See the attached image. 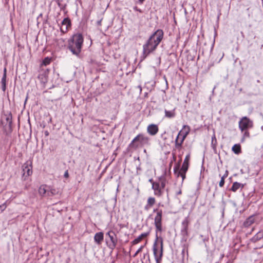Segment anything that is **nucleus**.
<instances>
[{"mask_svg": "<svg viewBox=\"0 0 263 263\" xmlns=\"http://www.w3.org/2000/svg\"><path fill=\"white\" fill-rule=\"evenodd\" d=\"M9 1V0H5V3L7 4H8Z\"/></svg>", "mask_w": 263, "mask_h": 263, "instance_id": "43", "label": "nucleus"}, {"mask_svg": "<svg viewBox=\"0 0 263 263\" xmlns=\"http://www.w3.org/2000/svg\"><path fill=\"white\" fill-rule=\"evenodd\" d=\"M184 253V249H183V250H182V254H183V253Z\"/></svg>", "mask_w": 263, "mask_h": 263, "instance_id": "46", "label": "nucleus"}, {"mask_svg": "<svg viewBox=\"0 0 263 263\" xmlns=\"http://www.w3.org/2000/svg\"><path fill=\"white\" fill-rule=\"evenodd\" d=\"M165 117L168 118H174L176 116L175 113V108L171 110H167L165 109Z\"/></svg>", "mask_w": 263, "mask_h": 263, "instance_id": "20", "label": "nucleus"}, {"mask_svg": "<svg viewBox=\"0 0 263 263\" xmlns=\"http://www.w3.org/2000/svg\"><path fill=\"white\" fill-rule=\"evenodd\" d=\"M46 185H41L39 189V193L41 196H45L46 194L47 195V191L46 189Z\"/></svg>", "mask_w": 263, "mask_h": 263, "instance_id": "22", "label": "nucleus"}, {"mask_svg": "<svg viewBox=\"0 0 263 263\" xmlns=\"http://www.w3.org/2000/svg\"><path fill=\"white\" fill-rule=\"evenodd\" d=\"M149 234L150 231L142 233L137 238H135L134 240L130 242L132 245L134 246L137 245L138 243H140L142 240L148 237L149 235Z\"/></svg>", "mask_w": 263, "mask_h": 263, "instance_id": "14", "label": "nucleus"}, {"mask_svg": "<svg viewBox=\"0 0 263 263\" xmlns=\"http://www.w3.org/2000/svg\"><path fill=\"white\" fill-rule=\"evenodd\" d=\"M262 238H263V231H260L251 239V241L253 242H256Z\"/></svg>", "mask_w": 263, "mask_h": 263, "instance_id": "18", "label": "nucleus"}, {"mask_svg": "<svg viewBox=\"0 0 263 263\" xmlns=\"http://www.w3.org/2000/svg\"><path fill=\"white\" fill-rule=\"evenodd\" d=\"M45 135L46 136H48L49 135V132L47 130L45 131Z\"/></svg>", "mask_w": 263, "mask_h": 263, "instance_id": "39", "label": "nucleus"}, {"mask_svg": "<svg viewBox=\"0 0 263 263\" xmlns=\"http://www.w3.org/2000/svg\"><path fill=\"white\" fill-rule=\"evenodd\" d=\"M248 43H250V40H248Z\"/></svg>", "mask_w": 263, "mask_h": 263, "instance_id": "47", "label": "nucleus"}, {"mask_svg": "<svg viewBox=\"0 0 263 263\" xmlns=\"http://www.w3.org/2000/svg\"><path fill=\"white\" fill-rule=\"evenodd\" d=\"M23 179L25 180L26 178L32 174V161L29 160L27 161L22 166Z\"/></svg>", "mask_w": 263, "mask_h": 263, "instance_id": "9", "label": "nucleus"}, {"mask_svg": "<svg viewBox=\"0 0 263 263\" xmlns=\"http://www.w3.org/2000/svg\"><path fill=\"white\" fill-rule=\"evenodd\" d=\"M104 239V234L102 232L96 233L94 236V241L98 245H100Z\"/></svg>", "mask_w": 263, "mask_h": 263, "instance_id": "16", "label": "nucleus"}, {"mask_svg": "<svg viewBox=\"0 0 263 263\" xmlns=\"http://www.w3.org/2000/svg\"><path fill=\"white\" fill-rule=\"evenodd\" d=\"M162 261H156V263H161Z\"/></svg>", "mask_w": 263, "mask_h": 263, "instance_id": "45", "label": "nucleus"}, {"mask_svg": "<svg viewBox=\"0 0 263 263\" xmlns=\"http://www.w3.org/2000/svg\"><path fill=\"white\" fill-rule=\"evenodd\" d=\"M186 127L187 128L188 130L182 136V138L181 139H180V138H179V136L180 135V132H180L178 133V134L175 139V148L179 151L181 150V149L182 148V144L185 137H186V136L187 135V134L189 133V129H190L189 127L188 126L184 125V128H186Z\"/></svg>", "mask_w": 263, "mask_h": 263, "instance_id": "11", "label": "nucleus"}, {"mask_svg": "<svg viewBox=\"0 0 263 263\" xmlns=\"http://www.w3.org/2000/svg\"><path fill=\"white\" fill-rule=\"evenodd\" d=\"M248 36L250 39H254L256 37L255 33L253 30H250L248 32Z\"/></svg>", "mask_w": 263, "mask_h": 263, "instance_id": "32", "label": "nucleus"}, {"mask_svg": "<svg viewBox=\"0 0 263 263\" xmlns=\"http://www.w3.org/2000/svg\"><path fill=\"white\" fill-rule=\"evenodd\" d=\"M106 235L108 236L110 239V242L108 245V247L111 249L114 250L118 242V238L115 232L113 231H109L106 233Z\"/></svg>", "mask_w": 263, "mask_h": 263, "instance_id": "10", "label": "nucleus"}, {"mask_svg": "<svg viewBox=\"0 0 263 263\" xmlns=\"http://www.w3.org/2000/svg\"><path fill=\"white\" fill-rule=\"evenodd\" d=\"M198 263H200V262H198Z\"/></svg>", "mask_w": 263, "mask_h": 263, "instance_id": "48", "label": "nucleus"}, {"mask_svg": "<svg viewBox=\"0 0 263 263\" xmlns=\"http://www.w3.org/2000/svg\"><path fill=\"white\" fill-rule=\"evenodd\" d=\"M71 27V21L69 18H65L62 22L60 28L61 31L64 33L67 32Z\"/></svg>", "mask_w": 263, "mask_h": 263, "instance_id": "13", "label": "nucleus"}, {"mask_svg": "<svg viewBox=\"0 0 263 263\" xmlns=\"http://www.w3.org/2000/svg\"><path fill=\"white\" fill-rule=\"evenodd\" d=\"M5 75H6L7 76V69H6V68H5L4 69L3 76H5Z\"/></svg>", "mask_w": 263, "mask_h": 263, "instance_id": "37", "label": "nucleus"}, {"mask_svg": "<svg viewBox=\"0 0 263 263\" xmlns=\"http://www.w3.org/2000/svg\"><path fill=\"white\" fill-rule=\"evenodd\" d=\"M254 222V218L253 216L249 217L246 220V223L247 224H251Z\"/></svg>", "mask_w": 263, "mask_h": 263, "instance_id": "33", "label": "nucleus"}, {"mask_svg": "<svg viewBox=\"0 0 263 263\" xmlns=\"http://www.w3.org/2000/svg\"><path fill=\"white\" fill-rule=\"evenodd\" d=\"M6 78L7 76L6 75L3 76L1 80V83L2 85V88L3 91H5L6 89Z\"/></svg>", "mask_w": 263, "mask_h": 263, "instance_id": "23", "label": "nucleus"}, {"mask_svg": "<svg viewBox=\"0 0 263 263\" xmlns=\"http://www.w3.org/2000/svg\"><path fill=\"white\" fill-rule=\"evenodd\" d=\"M241 36H242V37H245V35H244V33H243V32H242V31L241 32Z\"/></svg>", "mask_w": 263, "mask_h": 263, "instance_id": "42", "label": "nucleus"}, {"mask_svg": "<svg viewBox=\"0 0 263 263\" xmlns=\"http://www.w3.org/2000/svg\"><path fill=\"white\" fill-rule=\"evenodd\" d=\"M190 223V219L189 216L186 217L181 222V228L180 231L181 235L182 236V239L186 241L188 238L189 233V226Z\"/></svg>", "mask_w": 263, "mask_h": 263, "instance_id": "8", "label": "nucleus"}, {"mask_svg": "<svg viewBox=\"0 0 263 263\" xmlns=\"http://www.w3.org/2000/svg\"><path fill=\"white\" fill-rule=\"evenodd\" d=\"M38 78L42 83H45L47 82V77L44 73L39 74Z\"/></svg>", "mask_w": 263, "mask_h": 263, "instance_id": "26", "label": "nucleus"}, {"mask_svg": "<svg viewBox=\"0 0 263 263\" xmlns=\"http://www.w3.org/2000/svg\"><path fill=\"white\" fill-rule=\"evenodd\" d=\"M64 176L65 178H68L69 177V174L68 170L66 171L64 173Z\"/></svg>", "mask_w": 263, "mask_h": 263, "instance_id": "36", "label": "nucleus"}, {"mask_svg": "<svg viewBox=\"0 0 263 263\" xmlns=\"http://www.w3.org/2000/svg\"><path fill=\"white\" fill-rule=\"evenodd\" d=\"M134 10L136 11H138L140 13H142V10L138 8L137 6H135L134 7Z\"/></svg>", "mask_w": 263, "mask_h": 263, "instance_id": "35", "label": "nucleus"}, {"mask_svg": "<svg viewBox=\"0 0 263 263\" xmlns=\"http://www.w3.org/2000/svg\"><path fill=\"white\" fill-rule=\"evenodd\" d=\"M223 175H227V177L228 176V171H226V173Z\"/></svg>", "mask_w": 263, "mask_h": 263, "instance_id": "44", "label": "nucleus"}, {"mask_svg": "<svg viewBox=\"0 0 263 263\" xmlns=\"http://www.w3.org/2000/svg\"><path fill=\"white\" fill-rule=\"evenodd\" d=\"M150 138L143 133L137 135L129 143L128 147L133 149H136L140 147L149 145Z\"/></svg>", "mask_w": 263, "mask_h": 263, "instance_id": "4", "label": "nucleus"}, {"mask_svg": "<svg viewBox=\"0 0 263 263\" xmlns=\"http://www.w3.org/2000/svg\"><path fill=\"white\" fill-rule=\"evenodd\" d=\"M153 213H156L154 217V225L156 229V239L153 245V252L156 261H162L163 255V240L162 237H158V233L163 231L162 214L161 209L158 208L153 210Z\"/></svg>", "mask_w": 263, "mask_h": 263, "instance_id": "1", "label": "nucleus"}, {"mask_svg": "<svg viewBox=\"0 0 263 263\" xmlns=\"http://www.w3.org/2000/svg\"><path fill=\"white\" fill-rule=\"evenodd\" d=\"M227 177V175H223L221 177V180L219 182V185L220 187H222L224 184V179Z\"/></svg>", "mask_w": 263, "mask_h": 263, "instance_id": "31", "label": "nucleus"}, {"mask_svg": "<svg viewBox=\"0 0 263 263\" xmlns=\"http://www.w3.org/2000/svg\"><path fill=\"white\" fill-rule=\"evenodd\" d=\"M50 59L48 57H47L43 60L42 64L43 65L46 66L50 64Z\"/></svg>", "mask_w": 263, "mask_h": 263, "instance_id": "30", "label": "nucleus"}, {"mask_svg": "<svg viewBox=\"0 0 263 263\" xmlns=\"http://www.w3.org/2000/svg\"><path fill=\"white\" fill-rule=\"evenodd\" d=\"M189 168V165L183 164L180 168L179 163L176 164L174 167V173L177 177L180 176L182 178V182L185 178L186 173Z\"/></svg>", "mask_w": 263, "mask_h": 263, "instance_id": "7", "label": "nucleus"}, {"mask_svg": "<svg viewBox=\"0 0 263 263\" xmlns=\"http://www.w3.org/2000/svg\"><path fill=\"white\" fill-rule=\"evenodd\" d=\"M156 200L154 197H150L148 198L147 203L144 206V210L147 211L149 210L155 203Z\"/></svg>", "mask_w": 263, "mask_h": 263, "instance_id": "17", "label": "nucleus"}, {"mask_svg": "<svg viewBox=\"0 0 263 263\" xmlns=\"http://www.w3.org/2000/svg\"><path fill=\"white\" fill-rule=\"evenodd\" d=\"M166 182L165 177L164 176H161L158 178L155 183H153L152 188L154 190V194L155 196L161 197L163 195Z\"/></svg>", "mask_w": 263, "mask_h": 263, "instance_id": "5", "label": "nucleus"}, {"mask_svg": "<svg viewBox=\"0 0 263 263\" xmlns=\"http://www.w3.org/2000/svg\"><path fill=\"white\" fill-rule=\"evenodd\" d=\"M58 192L55 189H51L49 191H47V196H51L57 195Z\"/></svg>", "mask_w": 263, "mask_h": 263, "instance_id": "27", "label": "nucleus"}, {"mask_svg": "<svg viewBox=\"0 0 263 263\" xmlns=\"http://www.w3.org/2000/svg\"><path fill=\"white\" fill-rule=\"evenodd\" d=\"M6 120L8 123L9 129L8 130H6L5 128H4V133L6 135L7 137V140H8V138L11 136V134L12 131V115L10 113L9 115L7 116L6 118Z\"/></svg>", "mask_w": 263, "mask_h": 263, "instance_id": "12", "label": "nucleus"}, {"mask_svg": "<svg viewBox=\"0 0 263 263\" xmlns=\"http://www.w3.org/2000/svg\"><path fill=\"white\" fill-rule=\"evenodd\" d=\"M159 131V127L157 125L151 124L147 127V132L151 136L156 135Z\"/></svg>", "mask_w": 263, "mask_h": 263, "instance_id": "15", "label": "nucleus"}, {"mask_svg": "<svg viewBox=\"0 0 263 263\" xmlns=\"http://www.w3.org/2000/svg\"><path fill=\"white\" fill-rule=\"evenodd\" d=\"M249 130V129H247L246 130L241 131V132L243 133L242 138L241 139L242 142H243L246 138L250 137V133Z\"/></svg>", "mask_w": 263, "mask_h": 263, "instance_id": "25", "label": "nucleus"}, {"mask_svg": "<svg viewBox=\"0 0 263 263\" xmlns=\"http://www.w3.org/2000/svg\"><path fill=\"white\" fill-rule=\"evenodd\" d=\"M83 41L82 34H74L69 42L68 49L73 54L78 56L81 51Z\"/></svg>", "mask_w": 263, "mask_h": 263, "instance_id": "3", "label": "nucleus"}, {"mask_svg": "<svg viewBox=\"0 0 263 263\" xmlns=\"http://www.w3.org/2000/svg\"><path fill=\"white\" fill-rule=\"evenodd\" d=\"M244 185L237 182H234L230 189V190L233 192H236L239 188L243 189Z\"/></svg>", "mask_w": 263, "mask_h": 263, "instance_id": "19", "label": "nucleus"}, {"mask_svg": "<svg viewBox=\"0 0 263 263\" xmlns=\"http://www.w3.org/2000/svg\"><path fill=\"white\" fill-rule=\"evenodd\" d=\"M217 144V139L216 138L215 135H214L212 137L211 141V145L213 149H215L216 148V146Z\"/></svg>", "mask_w": 263, "mask_h": 263, "instance_id": "24", "label": "nucleus"}, {"mask_svg": "<svg viewBox=\"0 0 263 263\" xmlns=\"http://www.w3.org/2000/svg\"><path fill=\"white\" fill-rule=\"evenodd\" d=\"M181 194V190H180L177 193V195H180Z\"/></svg>", "mask_w": 263, "mask_h": 263, "instance_id": "40", "label": "nucleus"}, {"mask_svg": "<svg viewBox=\"0 0 263 263\" xmlns=\"http://www.w3.org/2000/svg\"><path fill=\"white\" fill-rule=\"evenodd\" d=\"M253 121L246 116L241 118L238 122V127L240 131L250 129L253 128Z\"/></svg>", "mask_w": 263, "mask_h": 263, "instance_id": "6", "label": "nucleus"}, {"mask_svg": "<svg viewBox=\"0 0 263 263\" xmlns=\"http://www.w3.org/2000/svg\"><path fill=\"white\" fill-rule=\"evenodd\" d=\"M149 182L151 183L152 185L153 186V183H155V182H156V181H154L153 180V179H150L149 180Z\"/></svg>", "mask_w": 263, "mask_h": 263, "instance_id": "38", "label": "nucleus"}, {"mask_svg": "<svg viewBox=\"0 0 263 263\" xmlns=\"http://www.w3.org/2000/svg\"><path fill=\"white\" fill-rule=\"evenodd\" d=\"M144 1L145 0H139V2L140 4H142Z\"/></svg>", "mask_w": 263, "mask_h": 263, "instance_id": "41", "label": "nucleus"}, {"mask_svg": "<svg viewBox=\"0 0 263 263\" xmlns=\"http://www.w3.org/2000/svg\"><path fill=\"white\" fill-rule=\"evenodd\" d=\"M7 206V205L6 204V202L0 205V213L3 212L6 209Z\"/></svg>", "mask_w": 263, "mask_h": 263, "instance_id": "34", "label": "nucleus"}, {"mask_svg": "<svg viewBox=\"0 0 263 263\" xmlns=\"http://www.w3.org/2000/svg\"><path fill=\"white\" fill-rule=\"evenodd\" d=\"M164 32L162 29H157L143 45V56L145 58L154 52L163 39Z\"/></svg>", "mask_w": 263, "mask_h": 263, "instance_id": "2", "label": "nucleus"}, {"mask_svg": "<svg viewBox=\"0 0 263 263\" xmlns=\"http://www.w3.org/2000/svg\"><path fill=\"white\" fill-rule=\"evenodd\" d=\"M232 151L235 154H239L241 151V146L239 144H236L232 147Z\"/></svg>", "mask_w": 263, "mask_h": 263, "instance_id": "21", "label": "nucleus"}, {"mask_svg": "<svg viewBox=\"0 0 263 263\" xmlns=\"http://www.w3.org/2000/svg\"><path fill=\"white\" fill-rule=\"evenodd\" d=\"M190 159V155L188 154L186 156V157L184 160V161L183 162V164H186V165H189Z\"/></svg>", "mask_w": 263, "mask_h": 263, "instance_id": "29", "label": "nucleus"}, {"mask_svg": "<svg viewBox=\"0 0 263 263\" xmlns=\"http://www.w3.org/2000/svg\"><path fill=\"white\" fill-rule=\"evenodd\" d=\"M146 243L147 242L146 241L144 245H142L138 249V250L136 252V253L133 255V257L134 258L136 257L137 255L138 254V253H139L140 252H141L142 250L143 249V248L145 247V246H146Z\"/></svg>", "mask_w": 263, "mask_h": 263, "instance_id": "28", "label": "nucleus"}]
</instances>
